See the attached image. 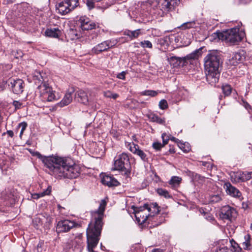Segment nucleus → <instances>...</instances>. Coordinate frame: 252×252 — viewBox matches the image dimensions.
<instances>
[{
    "mask_svg": "<svg viewBox=\"0 0 252 252\" xmlns=\"http://www.w3.org/2000/svg\"><path fill=\"white\" fill-rule=\"evenodd\" d=\"M43 161L49 173L58 179L76 178L80 175V167L69 158L52 157L44 158Z\"/></svg>",
    "mask_w": 252,
    "mask_h": 252,
    "instance_id": "f257e3e1",
    "label": "nucleus"
},
{
    "mask_svg": "<svg viewBox=\"0 0 252 252\" xmlns=\"http://www.w3.org/2000/svg\"><path fill=\"white\" fill-rule=\"evenodd\" d=\"M106 202L102 200L97 210L92 212L93 221L89 224L87 229V249L89 252H95L94 249L98 244L103 226L102 219Z\"/></svg>",
    "mask_w": 252,
    "mask_h": 252,
    "instance_id": "f03ea898",
    "label": "nucleus"
},
{
    "mask_svg": "<svg viewBox=\"0 0 252 252\" xmlns=\"http://www.w3.org/2000/svg\"><path fill=\"white\" fill-rule=\"evenodd\" d=\"M204 68L207 82L212 86L219 81V68L222 62L220 54L218 50L209 51L204 59Z\"/></svg>",
    "mask_w": 252,
    "mask_h": 252,
    "instance_id": "7ed1b4c3",
    "label": "nucleus"
},
{
    "mask_svg": "<svg viewBox=\"0 0 252 252\" xmlns=\"http://www.w3.org/2000/svg\"><path fill=\"white\" fill-rule=\"evenodd\" d=\"M33 76L35 84L40 93L41 99L43 101H53L56 99L55 92L52 90L49 84L45 82L40 73Z\"/></svg>",
    "mask_w": 252,
    "mask_h": 252,
    "instance_id": "20e7f679",
    "label": "nucleus"
},
{
    "mask_svg": "<svg viewBox=\"0 0 252 252\" xmlns=\"http://www.w3.org/2000/svg\"><path fill=\"white\" fill-rule=\"evenodd\" d=\"M147 210L149 212H152V213H158V204L157 203L151 204H145L143 206L136 207L134 209L135 217L137 222L139 224L144 223L148 219L150 221H153L155 219V215L151 214H147L144 213V211Z\"/></svg>",
    "mask_w": 252,
    "mask_h": 252,
    "instance_id": "39448f33",
    "label": "nucleus"
},
{
    "mask_svg": "<svg viewBox=\"0 0 252 252\" xmlns=\"http://www.w3.org/2000/svg\"><path fill=\"white\" fill-rule=\"evenodd\" d=\"M219 39L225 41L230 44H236L244 37L245 33L238 28H234L222 32H217Z\"/></svg>",
    "mask_w": 252,
    "mask_h": 252,
    "instance_id": "423d86ee",
    "label": "nucleus"
},
{
    "mask_svg": "<svg viewBox=\"0 0 252 252\" xmlns=\"http://www.w3.org/2000/svg\"><path fill=\"white\" fill-rule=\"evenodd\" d=\"M130 168L131 165L128 154L123 153L119 155L118 158L115 160L114 169L121 171L127 176L130 172Z\"/></svg>",
    "mask_w": 252,
    "mask_h": 252,
    "instance_id": "0eeeda50",
    "label": "nucleus"
},
{
    "mask_svg": "<svg viewBox=\"0 0 252 252\" xmlns=\"http://www.w3.org/2000/svg\"><path fill=\"white\" fill-rule=\"evenodd\" d=\"M78 5V0H64L58 3L57 8L59 13L65 15L74 10Z\"/></svg>",
    "mask_w": 252,
    "mask_h": 252,
    "instance_id": "6e6552de",
    "label": "nucleus"
},
{
    "mask_svg": "<svg viewBox=\"0 0 252 252\" xmlns=\"http://www.w3.org/2000/svg\"><path fill=\"white\" fill-rule=\"evenodd\" d=\"M177 3V0H158V7L160 8L158 15H160L161 17L166 15L167 12L173 9Z\"/></svg>",
    "mask_w": 252,
    "mask_h": 252,
    "instance_id": "1a4fd4ad",
    "label": "nucleus"
},
{
    "mask_svg": "<svg viewBox=\"0 0 252 252\" xmlns=\"http://www.w3.org/2000/svg\"><path fill=\"white\" fill-rule=\"evenodd\" d=\"M116 42L114 40H106L103 41L96 46H95L92 50L93 53L98 54L103 51H107L110 48L115 46Z\"/></svg>",
    "mask_w": 252,
    "mask_h": 252,
    "instance_id": "9d476101",
    "label": "nucleus"
},
{
    "mask_svg": "<svg viewBox=\"0 0 252 252\" xmlns=\"http://www.w3.org/2000/svg\"><path fill=\"white\" fill-rule=\"evenodd\" d=\"M75 222L68 220L59 221L56 226V232L58 233L66 232L75 226Z\"/></svg>",
    "mask_w": 252,
    "mask_h": 252,
    "instance_id": "9b49d317",
    "label": "nucleus"
},
{
    "mask_svg": "<svg viewBox=\"0 0 252 252\" xmlns=\"http://www.w3.org/2000/svg\"><path fill=\"white\" fill-rule=\"evenodd\" d=\"M8 82L10 83L8 86H10L13 93L19 94L23 92L25 84L22 79H18L15 80L14 79H11L9 80Z\"/></svg>",
    "mask_w": 252,
    "mask_h": 252,
    "instance_id": "f8f14e48",
    "label": "nucleus"
},
{
    "mask_svg": "<svg viewBox=\"0 0 252 252\" xmlns=\"http://www.w3.org/2000/svg\"><path fill=\"white\" fill-rule=\"evenodd\" d=\"M126 147L131 151L133 154L139 156L143 161H147L148 158L146 154L141 149L139 146L134 144L133 142L126 143Z\"/></svg>",
    "mask_w": 252,
    "mask_h": 252,
    "instance_id": "ddd939ff",
    "label": "nucleus"
},
{
    "mask_svg": "<svg viewBox=\"0 0 252 252\" xmlns=\"http://www.w3.org/2000/svg\"><path fill=\"white\" fill-rule=\"evenodd\" d=\"M78 22L80 24V27L82 30H91L95 29L96 27L95 22L85 16H81Z\"/></svg>",
    "mask_w": 252,
    "mask_h": 252,
    "instance_id": "4468645a",
    "label": "nucleus"
},
{
    "mask_svg": "<svg viewBox=\"0 0 252 252\" xmlns=\"http://www.w3.org/2000/svg\"><path fill=\"white\" fill-rule=\"evenodd\" d=\"M224 188L226 193L230 196L238 198L241 200L243 199L241 192L229 182H226L224 184Z\"/></svg>",
    "mask_w": 252,
    "mask_h": 252,
    "instance_id": "2eb2a0df",
    "label": "nucleus"
},
{
    "mask_svg": "<svg viewBox=\"0 0 252 252\" xmlns=\"http://www.w3.org/2000/svg\"><path fill=\"white\" fill-rule=\"evenodd\" d=\"M236 211L231 207L226 205L223 206L221 209L220 217L223 220H231L235 217Z\"/></svg>",
    "mask_w": 252,
    "mask_h": 252,
    "instance_id": "dca6fc26",
    "label": "nucleus"
},
{
    "mask_svg": "<svg viewBox=\"0 0 252 252\" xmlns=\"http://www.w3.org/2000/svg\"><path fill=\"white\" fill-rule=\"evenodd\" d=\"M168 62L173 67H177L186 65V61L184 57L179 58L176 56H172L167 59Z\"/></svg>",
    "mask_w": 252,
    "mask_h": 252,
    "instance_id": "f3484780",
    "label": "nucleus"
},
{
    "mask_svg": "<svg viewBox=\"0 0 252 252\" xmlns=\"http://www.w3.org/2000/svg\"><path fill=\"white\" fill-rule=\"evenodd\" d=\"M102 183L109 187H113L118 186L119 182L113 176L109 175H105L101 179Z\"/></svg>",
    "mask_w": 252,
    "mask_h": 252,
    "instance_id": "a211bd4d",
    "label": "nucleus"
},
{
    "mask_svg": "<svg viewBox=\"0 0 252 252\" xmlns=\"http://www.w3.org/2000/svg\"><path fill=\"white\" fill-rule=\"evenodd\" d=\"M74 89L71 88L69 89L67 92L65 94L63 98L60 102V104L61 107L67 105L72 100V94L74 93Z\"/></svg>",
    "mask_w": 252,
    "mask_h": 252,
    "instance_id": "6ab92c4d",
    "label": "nucleus"
},
{
    "mask_svg": "<svg viewBox=\"0 0 252 252\" xmlns=\"http://www.w3.org/2000/svg\"><path fill=\"white\" fill-rule=\"evenodd\" d=\"M75 96L79 102L84 104V105H87L88 104V96L85 91L81 90H79L75 93Z\"/></svg>",
    "mask_w": 252,
    "mask_h": 252,
    "instance_id": "aec40b11",
    "label": "nucleus"
},
{
    "mask_svg": "<svg viewBox=\"0 0 252 252\" xmlns=\"http://www.w3.org/2000/svg\"><path fill=\"white\" fill-rule=\"evenodd\" d=\"M202 54V49L200 48L196 50L190 54L188 55L186 57H184L185 61H186V64L188 63V62L192 60L197 59Z\"/></svg>",
    "mask_w": 252,
    "mask_h": 252,
    "instance_id": "412c9836",
    "label": "nucleus"
},
{
    "mask_svg": "<svg viewBox=\"0 0 252 252\" xmlns=\"http://www.w3.org/2000/svg\"><path fill=\"white\" fill-rule=\"evenodd\" d=\"M243 56L240 52L234 53L232 58L229 60V63L232 65H236L243 60Z\"/></svg>",
    "mask_w": 252,
    "mask_h": 252,
    "instance_id": "4be33fe9",
    "label": "nucleus"
},
{
    "mask_svg": "<svg viewBox=\"0 0 252 252\" xmlns=\"http://www.w3.org/2000/svg\"><path fill=\"white\" fill-rule=\"evenodd\" d=\"M61 31L58 28L47 29L45 32L46 36L58 38L60 35Z\"/></svg>",
    "mask_w": 252,
    "mask_h": 252,
    "instance_id": "5701e85b",
    "label": "nucleus"
},
{
    "mask_svg": "<svg viewBox=\"0 0 252 252\" xmlns=\"http://www.w3.org/2000/svg\"><path fill=\"white\" fill-rule=\"evenodd\" d=\"M140 31V29H137L134 31L126 30L124 34L128 36L131 39H133L137 38L141 34Z\"/></svg>",
    "mask_w": 252,
    "mask_h": 252,
    "instance_id": "b1692460",
    "label": "nucleus"
},
{
    "mask_svg": "<svg viewBox=\"0 0 252 252\" xmlns=\"http://www.w3.org/2000/svg\"><path fill=\"white\" fill-rule=\"evenodd\" d=\"M231 181L233 183L242 182V172H232L230 174Z\"/></svg>",
    "mask_w": 252,
    "mask_h": 252,
    "instance_id": "393cba45",
    "label": "nucleus"
},
{
    "mask_svg": "<svg viewBox=\"0 0 252 252\" xmlns=\"http://www.w3.org/2000/svg\"><path fill=\"white\" fill-rule=\"evenodd\" d=\"M197 27V24L195 21H192L183 23L179 28L182 30H187L190 28H195Z\"/></svg>",
    "mask_w": 252,
    "mask_h": 252,
    "instance_id": "a878e982",
    "label": "nucleus"
},
{
    "mask_svg": "<svg viewBox=\"0 0 252 252\" xmlns=\"http://www.w3.org/2000/svg\"><path fill=\"white\" fill-rule=\"evenodd\" d=\"M182 181V178L178 176H173L169 181V184L174 187H178Z\"/></svg>",
    "mask_w": 252,
    "mask_h": 252,
    "instance_id": "bb28decb",
    "label": "nucleus"
},
{
    "mask_svg": "<svg viewBox=\"0 0 252 252\" xmlns=\"http://www.w3.org/2000/svg\"><path fill=\"white\" fill-rule=\"evenodd\" d=\"M51 191V189L50 187H48L47 189L43 192L40 193H34L32 194V198L34 199H38L39 198L44 196L45 195L49 194Z\"/></svg>",
    "mask_w": 252,
    "mask_h": 252,
    "instance_id": "cd10ccee",
    "label": "nucleus"
},
{
    "mask_svg": "<svg viewBox=\"0 0 252 252\" xmlns=\"http://www.w3.org/2000/svg\"><path fill=\"white\" fill-rule=\"evenodd\" d=\"M250 239V235L249 234L245 236V241L242 244L243 247L245 250H250L252 249V246L251 244Z\"/></svg>",
    "mask_w": 252,
    "mask_h": 252,
    "instance_id": "c85d7f7f",
    "label": "nucleus"
},
{
    "mask_svg": "<svg viewBox=\"0 0 252 252\" xmlns=\"http://www.w3.org/2000/svg\"><path fill=\"white\" fill-rule=\"evenodd\" d=\"M178 147L185 153L189 152L191 149L188 143L180 142V143H178Z\"/></svg>",
    "mask_w": 252,
    "mask_h": 252,
    "instance_id": "c756f323",
    "label": "nucleus"
},
{
    "mask_svg": "<svg viewBox=\"0 0 252 252\" xmlns=\"http://www.w3.org/2000/svg\"><path fill=\"white\" fill-rule=\"evenodd\" d=\"M140 94L142 95H147L151 97H154L158 94L157 92L153 90H145L141 92Z\"/></svg>",
    "mask_w": 252,
    "mask_h": 252,
    "instance_id": "7c9ffc66",
    "label": "nucleus"
},
{
    "mask_svg": "<svg viewBox=\"0 0 252 252\" xmlns=\"http://www.w3.org/2000/svg\"><path fill=\"white\" fill-rule=\"evenodd\" d=\"M223 93L225 96L230 94L232 91V88L229 85L226 84L222 86Z\"/></svg>",
    "mask_w": 252,
    "mask_h": 252,
    "instance_id": "2f4dec72",
    "label": "nucleus"
},
{
    "mask_svg": "<svg viewBox=\"0 0 252 252\" xmlns=\"http://www.w3.org/2000/svg\"><path fill=\"white\" fill-rule=\"evenodd\" d=\"M242 182L248 181L252 178V172H242Z\"/></svg>",
    "mask_w": 252,
    "mask_h": 252,
    "instance_id": "473e14b6",
    "label": "nucleus"
},
{
    "mask_svg": "<svg viewBox=\"0 0 252 252\" xmlns=\"http://www.w3.org/2000/svg\"><path fill=\"white\" fill-rule=\"evenodd\" d=\"M158 195L163 196L165 198H170L172 197L171 195L167 190L162 189H158Z\"/></svg>",
    "mask_w": 252,
    "mask_h": 252,
    "instance_id": "72a5a7b5",
    "label": "nucleus"
},
{
    "mask_svg": "<svg viewBox=\"0 0 252 252\" xmlns=\"http://www.w3.org/2000/svg\"><path fill=\"white\" fill-rule=\"evenodd\" d=\"M98 36V33L96 32H90L88 36V40L89 43H92V41H94L96 39Z\"/></svg>",
    "mask_w": 252,
    "mask_h": 252,
    "instance_id": "f704fd0d",
    "label": "nucleus"
},
{
    "mask_svg": "<svg viewBox=\"0 0 252 252\" xmlns=\"http://www.w3.org/2000/svg\"><path fill=\"white\" fill-rule=\"evenodd\" d=\"M104 95L107 98H111L114 99H116L119 96V94L116 93H113L110 91H108L104 92Z\"/></svg>",
    "mask_w": 252,
    "mask_h": 252,
    "instance_id": "c9c22d12",
    "label": "nucleus"
},
{
    "mask_svg": "<svg viewBox=\"0 0 252 252\" xmlns=\"http://www.w3.org/2000/svg\"><path fill=\"white\" fill-rule=\"evenodd\" d=\"M4 193H1V196L0 197V206H6L8 205L7 200L8 199V196L4 197Z\"/></svg>",
    "mask_w": 252,
    "mask_h": 252,
    "instance_id": "e433bc0d",
    "label": "nucleus"
},
{
    "mask_svg": "<svg viewBox=\"0 0 252 252\" xmlns=\"http://www.w3.org/2000/svg\"><path fill=\"white\" fill-rule=\"evenodd\" d=\"M146 2L147 4H149L150 6H152L153 9H155L158 6V0H147L143 2Z\"/></svg>",
    "mask_w": 252,
    "mask_h": 252,
    "instance_id": "4c0bfd02",
    "label": "nucleus"
},
{
    "mask_svg": "<svg viewBox=\"0 0 252 252\" xmlns=\"http://www.w3.org/2000/svg\"><path fill=\"white\" fill-rule=\"evenodd\" d=\"M140 45L143 48H152V44L149 40H144L140 42Z\"/></svg>",
    "mask_w": 252,
    "mask_h": 252,
    "instance_id": "58836bf2",
    "label": "nucleus"
},
{
    "mask_svg": "<svg viewBox=\"0 0 252 252\" xmlns=\"http://www.w3.org/2000/svg\"><path fill=\"white\" fill-rule=\"evenodd\" d=\"M158 106L161 109L164 110L168 108V103L166 100L162 99L161 100L159 103Z\"/></svg>",
    "mask_w": 252,
    "mask_h": 252,
    "instance_id": "ea45409f",
    "label": "nucleus"
},
{
    "mask_svg": "<svg viewBox=\"0 0 252 252\" xmlns=\"http://www.w3.org/2000/svg\"><path fill=\"white\" fill-rule=\"evenodd\" d=\"M158 44L162 47L161 50L165 49L166 47L168 45V42L163 38H160L158 40Z\"/></svg>",
    "mask_w": 252,
    "mask_h": 252,
    "instance_id": "a19ab883",
    "label": "nucleus"
},
{
    "mask_svg": "<svg viewBox=\"0 0 252 252\" xmlns=\"http://www.w3.org/2000/svg\"><path fill=\"white\" fill-rule=\"evenodd\" d=\"M27 124L26 122H22L20 123L18 125L19 127L21 128V130L20 133V136L21 137L22 135L23 134L24 130L26 129V128L27 127Z\"/></svg>",
    "mask_w": 252,
    "mask_h": 252,
    "instance_id": "79ce46f5",
    "label": "nucleus"
},
{
    "mask_svg": "<svg viewBox=\"0 0 252 252\" xmlns=\"http://www.w3.org/2000/svg\"><path fill=\"white\" fill-rule=\"evenodd\" d=\"M32 155L33 156H36L38 158H40V159H41L42 162L44 163L45 166L46 167V165L45 164V163L43 161V159L44 158H51V157H52L53 156H50V157H43L40 153H39L38 152H33L32 153Z\"/></svg>",
    "mask_w": 252,
    "mask_h": 252,
    "instance_id": "37998d69",
    "label": "nucleus"
},
{
    "mask_svg": "<svg viewBox=\"0 0 252 252\" xmlns=\"http://www.w3.org/2000/svg\"><path fill=\"white\" fill-rule=\"evenodd\" d=\"M12 105L14 106L15 109L16 110L22 108L23 103L19 101L14 100L12 102Z\"/></svg>",
    "mask_w": 252,
    "mask_h": 252,
    "instance_id": "c03bdc74",
    "label": "nucleus"
},
{
    "mask_svg": "<svg viewBox=\"0 0 252 252\" xmlns=\"http://www.w3.org/2000/svg\"><path fill=\"white\" fill-rule=\"evenodd\" d=\"M221 199L220 195L219 194L213 195L211 198V201L212 202H218Z\"/></svg>",
    "mask_w": 252,
    "mask_h": 252,
    "instance_id": "a18cd8bd",
    "label": "nucleus"
},
{
    "mask_svg": "<svg viewBox=\"0 0 252 252\" xmlns=\"http://www.w3.org/2000/svg\"><path fill=\"white\" fill-rule=\"evenodd\" d=\"M162 139L163 141V145H164L167 143L169 140V136L165 133L162 134Z\"/></svg>",
    "mask_w": 252,
    "mask_h": 252,
    "instance_id": "49530a36",
    "label": "nucleus"
},
{
    "mask_svg": "<svg viewBox=\"0 0 252 252\" xmlns=\"http://www.w3.org/2000/svg\"><path fill=\"white\" fill-rule=\"evenodd\" d=\"M86 4H87V6L88 7V9L89 10H91V9H93L94 7V2H93V1H91V0H87Z\"/></svg>",
    "mask_w": 252,
    "mask_h": 252,
    "instance_id": "de8ad7c7",
    "label": "nucleus"
},
{
    "mask_svg": "<svg viewBox=\"0 0 252 252\" xmlns=\"http://www.w3.org/2000/svg\"><path fill=\"white\" fill-rule=\"evenodd\" d=\"M217 252H232L231 251L229 250L226 247H222L219 249V250L217 251Z\"/></svg>",
    "mask_w": 252,
    "mask_h": 252,
    "instance_id": "09e8293b",
    "label": "nucleus"
},
{
    "mask_svg": "<svg viewBox=\"0 0 252 252\" xmlns=\"http://www.w3.org/2000/svg\"><path fill=\"white\" fill-rule=\"evenodd\" d=\"M125 75L126 72L125 71H123L117 75V77L119 79L124 80L125 79Z\"/></svg>",
    "mask_w": 252,
    "mask_h": 252,
    "instance_id": "8fccbe9b",
    "label": "nucleus"
},
{
    "mask_svg": "<svg viewBox=\"0 0 252 252\" xmlns=\"http://www.w3.org/2000/svg\"><path fill=\"white\" fill-rule=\"evenodd\" d=\"M195 178H197L199 181H200V183H202L205 182L206 178L204 177L201 176L199 175H196Z\"/></svg>",
    "mask_w": 252,
    "mask_h": 252,
    "instance_id": "3c124183",
    "label": "nucleus"
},
{
    "mask_svg": "<svg viewBox=\"0 0 252 252\" xmlns=\"http://www.w3.org/2000/svg\"><path fill=\"white\" fill-rule=\"evenodd\" d=\"M6 133H7L10 137H12L14 136V132L11 130H7L6 132L3 133L2 135H5Z\"/></svg>",
    "mask_w": 252,
    "mask_h": 252,
    "instance_id": "603ef678",
    "label": "nucleus"
},
{
    "mask_svg": "<svg viewBox=\"0 0 252 252\" xmlns=\"http://www.w3.org/2000/svg\"><path fill=\"white\" fill-rule=\"evenodd\" d=\"M40 219L38 218H35L33 220V223L34 224V225H36V226L37 228V226H38V224H37V223H40Z\"/></svg>",
    "mask_w": 252,
    "mask_h": 252,
    "instance_id": "864d4df0",
    "label": "nucleus"
},
{
    "mask_svg": "<svg viewBox=\"0 0 252 252\" xmlns=\"http://www.w3.org/2000/svg\"><path fill=\"white\" fill-rule=\"evenodd\" d=\"M205 215H206V219L209 220V221H213V220H214V218L211 216L210 215V214H205Z\"/></svg>",
    "mask_w": 252,
    "mask_h": 252,
    "instance_id": "5fc2aeb1",
    "label": "nucleus"
},
{
    "mask_svg": "<svg viewBox=\"0 0 252 252\" xmlns=\"http://www.w3.org/2000/svg\"><path fill=\"white\" fill-rule=\"evenodd\" d=\"M153 147L154 149H155L156 151L158 150V141L155 142L153 144Z\"/></svg>",
    "mask_w": 252,
    "mask_h": 252,
    "instance_id": "6e6d98bb",
    "label": "nucleus"
},
{
    "mask_svg": "<svg viewBox=\"0 0 252 252\" xmlns=\"http://www.w3.org/2000/svg\"><path fill=\"white\" fill-rule=\"evenodd\" d=\"M171 140L172 141H173L175 142H176V143H177L178 144V143H180L179 139H178L176 138L175 137H172V138L171 139Z\"/></svg>",
    "mask_w": 252,
    "mask_h": 252,
    "instance_id": "4d7b16f0",
    "label": "nucleus"
},
{
    "mask_svg": "<svg viewBox=\"0 0 252 252\" xmlns=\"http://www.w3.org/2000/svg\"><path fill=\"white\" fill-rule=\"evenodd\" d=\"M165 122L164 119L158 118V124H163Z\"/></svg>",
    "mask_w": 252,
    "mask_h": 252,
    "instance_id": "13d9d810",
    "label": "nucleus"
},
{
    "mask_svg": "<svg viewBox=\"0 0 252 252\" xmlns=\"http://www.w3.org/2000/svg\"><path fill=\"white\" fill-rule=\"evenodd\" d=\"M152 252H158V249H155L152 251Z\"/></svg>",
    "mask_w": 252,
    "mask_h": 252,
    "instance_id": "bf43d9fd",
    "label": "nucleus"
},
{
    "mask_svg": "<svg viewBox=\"0 0 252 252\" xmlns=\"http://www.w3.org/2000/svg\"><path fill=\"white\" fill-rule=\"evenodd\" d=\"M132 138H133V139L134 140H136V139H135V138H136V136H135V135H133V136H132Z\"/></svg>",
    "mask_w": 252,
    "mask_h": 252,
    "instance_id": "052dcab7",
    "label": "nucleus"
},
{
    "mask_svg": "<svg viewBox=\"0 0 252 252\" xmlns=\"http://www.w3.org/2000/svg\"><path fill=\"white\" fill-rule=\"evenodd\" d=\"M158 121V117H156L155 119H154V120H153V121H154V122H155V121Z\"/></svg>",
    "mask_w": 252,
    "mask_h": 252,
    "instance_id": "680f3d73",
    "label": "nucleus"
},
{
    "mask_svg": "<svg viewBox=\"0 0 252 252\" xmlns=\"http://www.w3.org/2000/svg\"><path fill=\"white\" fill-rule=\"evenodd\" d=\"M158 149H159V148L160 147V144L158 143Z\"/></svg>",
    "mask_w": 252,
    "mask_h": 252,
    "instance_id": "e2e57ef3",
    "label": "nucleus"
},
{
    "mask_svg": "<svg viewBox=\"0 0 252 252\" xmlns=\"http://www.w3.org/2000/svg\"><path fill=\"white\" fill-rule=\"evenodd\" d=\"M241 2H244L245 0H240Z\"/></svg>",
    "mask_w": 252,
    "mask_h": 252,
    "instance_id": "0e129e2a",
    "label": "nucleus"
},
{
    "mask_svg": "<svg viewBox=\"0 0 252 252\" xmlns=\"http://www.w3.org/2000/svg\"><path fill=\"white\" fill-rule=\"evenodd\" d=\"M162 223V222H159V221H158V225H159V223Z\"/></svg>",
    "mask_w": 252,
    "mask_h": 252,
    "instance_id": "69168bd1",
    "label": "nucleus"
},
{
    "mask_svg": "<svg viewBox=\"0 0 252 252\" xmlns=\"http://www.w3.org/2000/svg\"><path fill=\"white\" fill-rule=\"evenodd\" d=\"M158 252H163V251H162V250H161V252H160V251H159V250H158Z\"/></svg>",
    "mask_w": 252,
    "mask_h": 252,
    "instance_id": "338daca9",
    "label": "nucleus"
},
{
    "mask_svg": "<svg viewBox=\"0 0 252 252\" xmlns=\"http://www.w3.org/2000/svg\"><path fill=\"white\" fill-rule=\"evenodd\" d=\"M251 228L252 229V224H251Z\"/></svg>",
    "mask_w": 252,
    "mask_h": 252,
    "instance_id": "774afa93",
    "label": "nucleus"
}]
</instances>
